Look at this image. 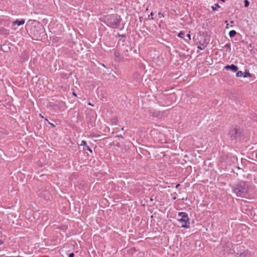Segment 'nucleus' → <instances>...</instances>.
Here are the masks:
<instances>
[{"label":"nucleus","instance_id":"1","mask_svg":"<svg viewBox=\"0 0 257 257\" xmlns=\"http://www.w3.org/2000/svg\"><path fill=\"white\" fill-rule=\"evenodd\" d=\"M232 192L238 197H243L248 191L249 184L245 181H240L232 186Z\"/></svg>","mask_w":257,"mask_h":257},{"label":"nucleus","instance_id":"2","mask_svg":"<svg viewBox=\"0 0 257 257\" xmlns=\"http://www.w3.org/2000/svg\"><path fill=\"white\" fill-rule=\"evenodd\" d=\"M120 22V18L116 15H112L107 16L105 23L107 26L112 28H117Z\"/></svg>","mask_w":257,"mask_h":257},{"label":"nucleus","instance_id":"3","mask_svg":"<svg viewBox=\"0 0 257 257\" xmlns=\"http://www.w3.org/2000/svg\"><path fill=\"white\" fill-rule=\"evenodd\" d=\"M178 216L181 217V218L178 219V221L183 223L181 227L189 228L190 227V222L188 214L186 212H179L178 213Z\"/></svg>","mask_w":257,"mask_h":257},{"label":"nucleus","instance_id":"4","mask_svg":"<svg viewBox=\"0 0 257 257\" xmlns=\"http://www.w3.org/2000/svg\"><path fill=\"white\" fill-rule=\"evenodd\" d=\"M208 43L209 41L205 39H203V43H202V40H200L199 42V45L198 46V48L201 50H203L207 46Z\"/></svg>","mask_w":257,"mask_h":257},{"label":"nucleus","instance_id":"5","mask_svg":"<svg viewBox=\"0 0 257 257\" xmlns=\"http://www.w3.org/2000/svg\"><path fill=\"white\" fill-rule=\"evenodd\" d=\"M114 59H115V61H120L121 60H122L123 58V56L121 55L120 52L117 51H115V52L114 53Z\"/></svg>","mask_w":257,"mask_h":257},{"label":"nucleus","instance_id":"6","mask_svg":"<svg viewBox=\"0 0 257 257\" xmlns=\"http://www.w3.org/2000/svg\"><path fill=\"white\" fill-rule=\"evenodd\" d=\"M224 69L226 70L230 69L234 72H236L238 70V67L234 64L226 65L224 67Z\"/></svg>","mask_w":257,"mask_h":257},{"label":"nucleus","instance_id":"7","mask_svg":"<svg viewBox=\"0 0 257 257\" xmlns=\"http://www.w3.org/2000/svg\"><path fill=\"white\" fill-rule=\"evenodd\" d=\"M25 22V21L24 19H21V20H16L13 22V25H17L18 26H21L23 25Z\"/></svg>","mask_w":257,"mask_h":257},{"label":"nucleus","instance_id":"8","mask_svg":"<svg viewBox=\"0 0 257 257\" xmlns=\"http://www.w3.org/2000/svg\"><path fill=\"white\" fill-rule=\"evenodd\" d=\"M220 6L218 4H215L214 5L211 6V8L213 11H216L218 8H219Z\"/></svg>","mask_w":257,"mask_h":257},{"label":"nucleus","instance_id":"9","mask_svg":"<svg viewBox=\"0 0 257 257\" xmlns=\"http://www.w3.org/2000/svg\"><path fill=\"white\" fill-rule=\"evenodd\" d=\"M236 34V32L234 30H232V31H230L229 32V36L230 37H234Z\"/></svg>","mask_w":257,"mask_h":257},{"label":"nucleus","instance_id":"10","mask_svg":"<svg viewBox=\"0 0 257 257\" xmlns=\"http://www.w3.org/2000/svg\"><path fill=\"white\" fill-rule=\"evenodd\" d=\"M250 76H251V74L248 72H245L244 73H243V77L244 78L250 77Z\"/></svg>","mask_w":257,"mask_h":257},{"label":"nucleus","instance_id":"11","mask_svg":"<svg viewBox=\"0 0 257 257\" xmlns=\"http://www.w3.org/2000/svg\"><path fill=\"white\" fill-rule=\"evenodd\" d=\"M242 76H243V73L242 71H237L236 74V76L237 77H241Z\"/></svg>","mask_w":257,"mask_h":257},{"label":"nucleus","instance_id":"12","mask_svg":"<svg viewBox=\"0 0 257 257\" xmlns=\"http://www.w3.org/2000/svg\"><path fill=\"white\" fill-rule=\"evenodd\" d=\"M185 35V33L183 32H180L178 35V37L181 38H184V36Z\"/></svg>","mask_w":257,"mask_h":257},{"label":"nucleus","instance_id":"13","mask_svg":"<svg viewBox=\"0 0 257 257\" xmlns=\"http://www.w3.org/2000/svg\"><path fill=\"white\" fill-rule=\"evenodd\" d=\"M80 146H87V145H86V141L83 140L81 141V144H80Z\"/></svg>","mask_w":257,"mask_h":257},{"label":"nucleus","instance_id":"14","mask_svg":"<svg viewBox=\"0 0 257 257\" xmlns=\"http://www.w3.org/2000/svg\"><path fill=\"white\" fill-rule=\"evenodd\" d=\"M244 7H247L249 5V1H244Z\"/></svg>","mask_w":257,"mask_h":257},{"label":"nucleus","instance_id":"15","mask_svg":"<svg viewBox=\"0 0 257 257\" xmlns=\"http://www.w3.org/2000/svg\"><path fill=\"white\" fill-rule=\"evenodd\" d=\"M86 148H87V150L90 152H92V150L89 147V146H86Z\"/></svg>","mask_w":257,"mask_h":257},{"label":"nucleus","instance_id":"16","mask_svg":"<svg viewBox=\"0 0 257 257\" xmlns=\"http://www.w3.org/2000/svg\"><path fill=\"white\" fill-rule=\"evenodd\" d=\"M186 36L188 38L189 40H191V35L190 34H187Z\"/></svg>","mask_w":257,"mask_h":257},{"label":"nucleus","instance_id":"17","mask_svg":"<svg viewBox=\"0 0 257 257\" xmlns=\"http://www.w3.org/2000/svg\"><path fill=\"white\" fill-rule=\"evenodd\" d=\"M69 257H73L74 256V253H71L69 254Z\"/></svg>","mask_w":257,"mask_h":257},{"label":"nucleus","instance_id":"18","mask_svg":"<svg viewBox=\"0 0 257 257\" xmlns=\"http://www.w3.org/2000/svg\"><path fill=\"white\" fill-rule=\"evenodd\" d=\"M3 243H4V242L2 240H0V245L3 244Z\"/></svg>","mask_w":257,"mask_h":257},{"label":"nucleus","instance_id":"19","mask_svg":"<svg viewBox=\"0 0 257 257\" xmlns=\"http://www.w3.org/2000/svg\"><path fill=\"white\" fill-rule=\"evenodd\" d=\"M200 39H201L200 40H202V43H203V39H204V37L203 38L201 37Z\"/></svg>","mask_w":257,"mask_h":257},{"label":"nucleus","instance_id":"20","mask_svg":"<svg viewBox=\"0 0 257 257\" xmlns=\"http://www.w3.org/2000/svg\"><path fill=\"white\" fill-rule=\"evenodd\" d=\"M117 137H119V138H122V136L121 135H118Z\"/></svg>","mask_w":257,"mask_h":257},{"label":"nucleus","instance_id":"21","mask_svg":"<svg viewBox=\"0 0 257 257\" xmlns=\"http://www.w3.org/2000/svg\"><path fill=\"white\" fill-rule=\"evenodd\" d=\"M39 115L41 118H43V116L41 114H40Z\"/></svg>","mask_w":257,"mask_h":257},{"label":"nucleus","instance_id":"22","mask_svg":"<svg viewBox=\"0 0 257 257\" xmlns=\"http://www.w3.org/2000/svg\"><path fill=\"white\" fill-rule=\"evenodd\" d=\"M88 104H89V105L92 106V104H91V103H88Z\"/></svg>","mask_w":257,"mask_h":257},{"label":"nucleus","instance_id":"23","mask_svg":"<svg viewBox=\"0 0 257 257\" xmlns=\"http://www.w3.org/2000/svg\"><path fill=\"white\" fill-rule=\"evenodd\" d=\"M179 185H180L179 184H178V185L176 186V188H177V187H178V186H179Z\"/></svg>","mask_w":257,"mask_h":257},{"label":"nucleus","instance_id":"24","mask_svg":"<svg viewBox=\"0 0 257 257\" xmlns=\"http://www.w3.org/2000/svg\"><path fill=\"white\" fill-rule=\"evenodd\" d=\"M151 16H153V13H151Z\"/></svg>","mask_w":257,"mask_h":257},{"label":"nucleus","instance_id":"25","mask_svg":"<svg viewBox=\"0 0 257 257\" xmlns=\"http://www.w3.org/2000/svg\"><path fill=\"white\" fill-rule=\"evenodd\" d=\"M73 95H74L75 96H76V95L75 94V93H74V92H73Z\"/></svg>","mask_w":257,"mask_h":257},{"label":"nucleus","instance_id":"26","mask_svg":"<svg viewBox=\"0 0 257 257\" xmlns=\"http://www.w3.org/2000/svg\"><path fill=\"white\" fill-rule=\"evenodd\" d=\"M121 131H123V127H122V128H121Z\"/></svg>","mask_w":257,"mask_h":257}]
</instances>
